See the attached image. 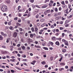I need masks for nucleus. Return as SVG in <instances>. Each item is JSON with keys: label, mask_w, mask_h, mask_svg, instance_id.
<instances>
[{"label": "nucleus", "mask_w": 73, "mask_h": 73, "mask_svg": "<svg viewBox=\"0 0 73 73\" xmlns=\"http://www.w3.org/2000/svg\"><path fill=\"white\" fill-rule=\"evenodd\" d=\"M21 48L19 47L18 48V50H21Z\"/></svg>", "instance_id": "nucleus-44"}, {"label": "nucleus", "mask_w": 73, "mask_h": 73, "mask_svg": "<svg viewBox=\"0 0 73 73\" xmlns=\"http://www.w3.org/2000/svg\"><path fill=\"white\" fill-rule=\"evenodd\" d=\"M2 57L3 59H5V56H2Z\"/></svg>", "instance_id": "nucleus-48"}, {"label": "nucleus", "mask_w": 73, "mask_h": 73, "mask_svg": "<svg viewBox=\"0 0 73 73\" xmlns=\"http://www.w3.org/2000/svg\"><path fill=\"white\" fill-rule=\"evenodd\" d=\"M55 44L57 45H60V43H59L58 42H56Z\"/></svg>", "instance_id": "nucleus-8"}, {"label": "nucleus", "mask_w": 73, "mask_h": 73, "mask_svg": "<svg viewBox=\"0 0 73 73\" xmlns=\"http://www.w3.org/2000/svg\"><path fill=\"white\" fill-rule=\"evenodd\" d=\"M59 24H63V21H61L60 22Z\"/></svg>", "instance_id": "nucleus-28"}, {"label": "nucleus", "mask_w": 73, "mask_h": 73, "mask_svg": "<svg viewBox=\"0 0 73 73\" xmlns=\"http://www.w3.org/2000/svg\"><path fill=\"white\" fill-rule=\"evenodd\" d=\"M61 4H63V5H65V3H64V1H62V2Z\"/></svg>", "instance_id": "nucleus-35"}, {"label": "nucleus", "mask_w": 73, "mask_h": 73, "mask_svg": "<svg viewBox=\"0 0 73 73\" xmlns=\"http://www.w3.org/2000/svg\"><path fill=\"white\" fill-rule=\"evenodd\" d=\"M60 65H61V66H63L64 65H65V64L64 63H61L60 64Z\"/></svg>", "instance_id": "nucleus-7"}, {"label": "nucleus", "mask_w": 73, "mask_h": 73, "mask_svg": "<svg viewBox=\"0 0 73 73\" xmlns=\"http://www.w3.org/2000/svg\"><path fill=\"white\" fill-rule=\"evenodd\" d=\"M11 30H13V28L12 27L10 26V27L9 28Z\"/></svg>", "instance_id": "nucleus-12"}, {"label": "nucleus", "mask_w": 73, "mask_h": 73, "mask_svg": "<svg viewBox=\"0 0 73 73\" xmlns=\"http://www.w3.org/2000/svg\"><path fill=\"white\" fill-rule=\"evenodd\" d=\"M1 34L3 36H5V34L4 33H3V32H1Z\"/></svg>", "instance_id": "nucleus-29"}, {"label": "nucleus", "mask_w": 73, "mask_h": 73, "mask_svg": "<svg viewBox=\"0 0 73 73\" xmlns=\"http://www.w3.org/2000/svg\"><path fill=\"white\" fill-rule=\"evenodd\" d=\"M62 7H63V8H64L65 7V6L64 5H62Z\"/></svg>", "instance_id": "nucleus-61"}, {"label": "nucleus", "mask_w": 73, "mask_h": 73, "mask_svg": "<svg viewBox=\"0 0 73 73\" xmlns=\"http://www.w3.org/2000/svg\"><path fill=\"white\" fill-rule=\"evenodd\" d=\"M31 30L32 31V32H34V31H35L34 28H32L31 29Z\"/></svg>", "instance_id": "nucleus-20"}, {"label": "nucleus", "mask_w": 73, "mask_h": 73, "mask_svg": "<svg viewBox=\"0 0 73 73\" xmlns=\"http://www.w3.org/2000/svg\"><path fill=\"white\" fill-rule=\"evenodd\" d=\"M38 17H39V15L38 14H37V15H36V18H38Z\"/></svg>", "instance_id": "nucleus-23"}, {"label": "nucleus", "mask_w": 73, "mask_h": 73, "mask_svg": "<svg viewBox=\"0 0 73 73\" xmlns=\"http://www.w3.org/2000/svg\"><path fill=\"white\" fill-rule=\"evenodd\" d=\"M35 47H36V48H40V46H35Z\"/></svg>", "instance_id": "nucleus-14"}, {"label": "nucleus", "mask_w": 73, "mask_h": 73, "mask_svg": "<svg viewBox=\"0 0 73 73\" xmlns=\"http://www.w3.org/2000/svg\"><path fill=\"white\" fill-rule=\"evenodd\" d=\"M9 40H10V38H8L7 39V40L6 41L7 42H9Z\"/></svg>", "instance_id": "nucleus-9"}, {"label": "nucleus", "mask_w": 73, "mask_h": 73, "mask_svg": "<svg viewBox=\"0 0 73 73\" xmlns=\"http://www.w3.org/2000/svg\"><path fill=\"white\" fill-rule=\"evenodd\" d=\"M25 13H28V10H26V12H25Z\"/></svg>", "instance_id": "nucleus-49"}, {"label": "nucleus", "mask_w": 73, "mask_h": 73, "mask_svg": "<svg viewBox=\"0 0 73 73\" xmlns=\"http://www.w3.org/2000/svg\"><path fill=\"white\" fill-rule=\"evenodd\" d=\"M42 73H46V71L45 70H43L42 71Z\"/></svg>", "instance_id": "nucleus-51"}, {"label": "nucleus", "mask_w": 73, "mask_h": 73, "mask_svg": "<svg viewBox=\"0 0 73 73\" xmlns=\"http://www.w3.org/2000/svg\"><path fill=\"white\" fill-rule=\"evenodd\" d=\"M27 59H23V61H27Z\"/></svg>", "instance_id": "nucleus-24"}, {"label": "nucleus", "mask_w": 73, "mask_h": 73, "mask_svg": "<svg viewBox=\"0 0 73 73\" xmlns=\"http://www.w3.org/2000/svg\"><path fill=\"white\" fill-rule=\"evenodd\" d=\"M62 36L63 37H64V36H65V34L64 33H62Z\"/></svg>", "instance_id": "nucleus-54"}, {"label": "nucleus", "mask_w": 73, "mask_h": 73, "mask_svg": "<svg viewBox=\"0 0 73 73\" xmlns=\"http://www.w3.org/2000/svg\"><path fill=\"white\" fill-rule=\"evenodd\" d=\"M66 51V49H64L62 50V52H63L64 53Z\"/></svg>", "instance_id": "nucleus-13"}, {"label": "nucleus", "mask_w": 73, "mask_h": 73, "mask_svg": "<svg viewBox=\"0 0 73 73\" xmlns=\"http://www.w3.org/2000/svg\"><path fill=\"white\" fill-rule=\"evenodd\" d=\"M53 1L52 0H51L50 1V3L49 5H50V6H52V4H53Z\"/></svg>", "instance_id": "nucleus-4"}, {"label": "nucleus", "mask_w": 73, "mask_h": 73, "mask_svg": "<svg viewBox=\"0 0 73 73\" xmlns=\"http://www.w3.org/2000/svg\"><path fill=\"white\" fill-rule=\"evenodd\" d=\"M22 48V49H24H24H25V46H21Z\"/></svg>", "instance_id": "nucleus-18"}, {"label": "nucleus", "mask_w": 73, "mask_h": 73, "mask_svg": "<svg viewBox=\"0 0 73 73\" xmlns=\"http://www.w3.org/2000/svg\"><path fill=\"white\" fill-rule=\"evenodd\" d=\"M55 39V37H53L52 38V40H54Z\"/></svg>", "instance_id": "nucleus-41"}, {"label": "nucleus", "mask_w": 73, "mask_h": 73, "mask_svg": "<svg viewBox=\"0 0 73 73\" xmlns=\"http://www.w3.org/2000/svg\"><path fill=\"white\" fill-rule=\"evenodd\" d=\"M49 43H50V44L51 45H53V43L52 42L50 41Z\"/></svg>", "instance_id": "nucleus-15"}, {"label": "nucleus", "mask_w": 73, "mask_h": 73, "mask_svg": "<svg viewBox=\"0 0 73 73\" xmlns=\"http://www.w3.org/2000/svg\"><path fill=\"white\" fill-rule=\"evenodd\" d=\"M59 35V34H58V33H56L55 34V35L56 36H58Z\"/></svg>", "instance_id": "nucleus-37"}, {"label": "nucleus", "mask_w": 73, "mask_h": 73, "mask_svg": "<svg viewBox=\"0 0 73 73\" xmlns=\"http://www.w3.org/2000/svg\"><path fill=\"white\" fill-rule=\"evenodd\" d=\"M72 70H73V69H72V68H70L69 69V70L70 72H72Z\"/></svg>", "instance_id": "nucleus-55"}, {"label": "nucleus", "mask_w": 73, "mask_h": 73, "mask_svg": "<svg viewBox=\"0 0 73 73\" xmlns=\"http://www.w3.org/2000/svg\"><path fill=\"white\" fill-rule=\"evenodd\" d=\"M66 41V40H65V39H62V42H65V41Z\"/></svg>", "instance_id": "nucleus-47"}, {"label": "nucleus", "mask_w": 73, "mask_h": 73, "mask_svg": "<svg viewBox=\"0 0 73 73\" xmlns=\"http://www.w3.org/2000/svg\"><path fill=\"white\" fill-rule=\"evenodd\" d=\"M9 17L11 18L12 17V15H11V14H10L9 15Z\"/></svg>", "instance_id": "nucleus-26"}, {"label": "nucleus", "mask_w": 73, "mask_h": 73, "mask_svg": "<svg viewBox=\"0 0 73 73\" xmlns=\"http://www.w3.org/2000/svg\"><path fill=\"white\" fill-rule=\"evenodd\" d=\"M20 8H21V6H18L17 10H19L20 9Z\"/></svg>", "instance_id": "nucleus-30"}, {"label": "nucleus", "mask_w": 73, "mask_h": 73, "mask_svg": "<svg viewBox=\"0 0 73 73\" xmlns=\"http://www.w3.org/2000/svg\"><path fill=\"white\" fill-rule=\"evenodd\" d=\"M51 28H54V26H53V25H52L51 26Z\"/></svg>", "instance_id": "nucleus-36"}, {"label": "nucleus", "mask_w": 73, "mask_h": 73, "mask_svg": "<svg viewBox=\"0 0 73 73\" xmlns=\"http://www.w3.org/2000/svg\"><path fill=\"white\" fill-rule=\"evenodd\" d=\"M53 57L52 56H51V58H50V60H53Z\"/></svg>", "instance_id": "nucleus-58"}, {"label": "nucleus", "mask_w": 73, "mask_h": 73, "mask_svg": "<svg viewBox=\"0 0 73 73\" xmlns=\"http://www.w3.org/2000/svg\"><path fill=\"white\" fill-rule=\"evenodd\" d=\"M30 1L32 3H33L34 2V0H30Z\"/></svg>", "instance_id": "nucleus-19"}, {"label": "nucleus", "mask_w": 73, "mask_h": 73, "mask_svg": "<svg viewBox=\"0 0 73 73\" xmlns=\"http://www.w3.org/2000/svg\"><path fill=\"white\" fill-rule=\"evenodd\" d=\"M32 7H33V8L34 9V8H35V5H32Z\"/></svg>", "instance_id": "nucleus-56"}, {"label": "nucleus", "mask_w": 73, "mask_h": 73, "mask_svg": "<svg viewBox=\"0 0 73 73\" xmlns=\"http://www.w3.org/2000/svg\"><path fill=\"white\" fill-rule=\"evenodd\" d=\"M64 44L65 45H66V46H68L69 45V43H68V42L67 41H66L64 42Z\"/></svg>", "instance_id": "nucleus-3"}, {"label": "nucleus", "mask_w": 73, "mask_h": 73, "mask_svg": "<svg viewBox=\"0 0 73 73\" xmlns=\"http://www.w3.org/2000/svg\"><path fill=\"white\" fill-rule=\"evenodd\" d=\"M11 72L12 73H14V72H15V71H14V70H11Z\"/></svg>", "instance_id": "nucleus-34"}, {"label": "nucleus", "mask_w": 73, "mask_h": 73, "mask_svg": "<svg viewBox=\"0 0 73 73\" xmlns=\"http://www.w3.org/2000/svg\"><path fill=\"white\" fill-rule=\"evenodd\" d=\"M27 50H29V49H30V47H28L27 48Z\"/></svg>", "instance_id": "nucleus-53"}, {"label": "nucleus", "mask_w": 73, "mask_h": 73, "mask_svg": "<svg viewBox=\"0 0 73 73\" xmlns=\"http://www.w3.org/2000/svg\"><path fill=\"white\" fill-rule=\"evenodd\" d=\"M47 7V5H44L42 7V8H46Z\"/></svg>", "instance_id": "nucleus-6"}, {"label": "nucleus", "mask_w": 73, "mask_h": 73, "mask_svg": "<svg viewBox=\"0 0 73 73\" xmlns=\"http://www.w3.org/2000/svg\"><path fill=\"white\" fill-rule=\"evenodd\" d=\"M35 32L36 33H37L38 32V28H35Z\"/></svg>", "instance_id": "nucleus-5"}, {"label": "nucleus", "mask_w": 73, "mask_h": 73, "mask_svg": "<svg viewBox=\"0 0 73 73\" xmlns=\"http://www.w3.org/2000/svg\"><path fill=\"white\" fill-rule=\"evenodd\" d=\"M58 31H59V30H58V29H56V32H58Z\"/></svg>", "instance_id": "nucleus-64"}, {"label": "nucleus", "mask_w": 73, "mask_h": 73, "mask_svg": "<svg viewBox=\"0 0 73 73\" xmlns=\"http://www.w3.org/2000/svg\"><path fill=\"white\" fill-rule=\"evenodd\" d=\"M62 58H63V57L62 56H61V58H60V60H59V61L61 62V60H62Z\"/></svg>", "instance_id": "nucleus-22"}, {"label": "nucleus", "mask_w": 73, "mask_h": 73, "mask_svg": "<svg viewBox=\"0 0 73 73\" xmlns=\"http://www.w3.org/2000/svg\"><path fill=\"white\" fill-rule=\"evenodd\" d=\"M45 62L43 61L42 62V64H45Z\"/></svg>", "instance_id": "nucleus-38"}, {"label": "nucleus", "mask_w": 73, "mask_h": 73, "mask_svg": "<svg viewBox=\"0 0 73 73\" xmlns=\"http://www.w3.org/2000/svg\"><path fill=\"white\" fill-rule=\"evenodd\" d=\"M17 56H18V57H20V56H21V55L19 54H17Z\"/></svg>", "instance_id": "nucleus-52"}, {"label": "nucleus", "mask_w": 73, "mask_h": 73, "mask_svg": "<svg viewBox=\"0 0 73 73\" xmlns=\"http://www.w3.org/2000/svg\"><path fill=\"white\" fill-rule=\"evenodd\" d=\"M0 40H3V37L1 35H0Z\"/></svg>", "instance_id": "nucleus-21"}, {"label": "nucleus", "mask_w": 73, "mask_h": 73, "mask_svg": "<svg viewBox=\"0 0 73 73\" xmlns=\"http://www.w3.org/2000/svg\"><path fill=\"white\" fill-rule=\"evenodd\" d=\"M68 9H67V10H66V13H67V14H68Z\"/></svg>", "instance_id": "nucleus-39"}, {"label": "nucleus", "mask_w": 73, "mask_h": 73, "mask_svg": "<svg viewBox=\"0 0 73 73\" xmlns=\"http://www.w3.org/2000/svg\"><path fill=\"white\" fill-rule=\"evenodd\" d=\"M54 17H57V16H58V15H57V14H55L54 15Z\"/></svg>", "instance_id": "nucleus-42"}, {"label": "nucleus", "mask_w": 73, "mask_h": 73, "mask_svg": "<svg viewBox=\"0 0 73 73\" xmlns=\"http://www.w3.org/2000/svg\"><path fill=\"white\" fill-rule=\"evenodd\" d=\"M34 28H35H35H37V26L35 25L34 26Z\"/></svg>", "instance_id": "nucleus-63"}, {"label": "nucleus", "mask_w": 73, "mask_h": 73, "mask_svg": "<svg viewBox=\"0 0 73 73\" xmlns=\"http://www.w3.org/2000/svg\"><path fill=\"white\" fill-rule=\"evenodd\" d=\"M64 68H61L60 69H59V70L60 71H62V70H64Z\"/></svg>", "instance_id": "nucleus-16"}, {"label": "nucleus", "mask_w": 73, "mask_h": 73, "mask_svg": "<svg viewBox=\"0 0 73 73\" xmlns=\"http://www.w3.org/2000/svg\"><path fill=\"white\" fill-rule=\"evenodd\" d=\"M10 70H7V73H10Z\"/></svg>", "instance_id": "nucleus-60"}, {"label": "nucleus", "mask_w": 73, "mask_h": 73, "mask_svg": "<svg viewBox=\"0 0 73 73\" xmlns=\"http://www.w3.org/2000/svg\"><path fill=\"white\" fill-rule=\"evenodd\" d=\"M44 21H45V19H42L40 20V21H41V22Z\"/></svg>", "instance_id": "nucleus-17"}, {"label": "nucleus", "mask_w": 73, "mask_h": 73, "mask_svg": "<svg viewBox=\"0 0 73 73\" xmlns=\"http://www.w3.org/2000/svg\"><path fill=\"white\" fill-rule=\"evenodd\" d=\"M10 47L11 48V49H13V46H10Z\"/></svg>", "instance_id": "nucleus-45"}, {"label": "nucleus", "mask_w": 73, "mask_h": 73, "mask_svg": "<svg viewBox=\"0 0 73 73\" xmlns=\"http://www.w3.org/2000/svg\"><path fill=\"white\" fill-rule=\"evenodd\" d=\"M11 24V22H9L8 23V25H10Z\"/></svg>", "instance_id": "nucleus-32"}, {"label": "nucleus", "mask_w": 73, "mask_h": 73, "mask_svg": "<svg viewBox=\"0 0 73 73\" xmlns=\"http://www.w3.org/2000/svg\"><path fill=\"white\" fill-rule=\"evenodd\" d=\"M43 49H44L45 50H48V48H47L46 47H43Z\"/></svg>", "instance_id": "nucleus-11"}, {"label": "nucleus", "mask_w": 73, "mask_h": 73, "mask_svg": "<svg viewBox=\"0 0 73 73\" xmlns=\"http://www.w3.org/2000/svg\"><path fill=\"white\" fill-rule=\"evenodd\" d=\"M1 10L3 12H7L8 10V7L7 6L4 5L2 6L1 8Z\"/></svg>", "instance_id": "nucleus-1"}, {"label": "nucleus", "mask_w": 73, "mask_h": 73, "mask_svg": "<svg viewBox=\"0 0 73 73\" xmlns=\"http://www.w3.org/2000/svg\"><path fill=\"white\" fill-rule=\"evenodd\" d=\"M65 68L66 69H68V66H65Z\"/></svg>", "instance_id": "nucleus-50"}, {"label": "nucleus", "mask_w": 73, "mask_h": 73, "mask_svg": "<svg viewBox=\"0 0 73 73\" xmlns=\"http://www.w3.org/2000/svg\"><path fill=\"white\" fill-rule=\"evenodd\" d=\"M60 30H63V29H64V28L61 27H60Z\"/></svg>", "instance_id": "nucleus-27"}, {"label": "nucleus", "mask_w": 73, "mask_h": 73, "mask_svg": "<svg viewBox=\"0 0 73 73\" xmlns=\"http://www.w3.org/2000/svg\"><path fill=\"white\" fill-rule=\"evenodd\" d=\"M43 57H44V58H46V54L44 55Z\"/></svg>", "instance_id": "nucleus-43"}, {"label": "nucleus", "mask_w": 73, "mask_h": 73, "mask_svg": "<svg viewBox=\"0 0 73 73\" xmlns=\"http://www.w3.org/2000/svg\"><path fill=\"white\" fill-rule=\"evenodd\" d=\"M30 37H31V38H32L33 37V35L32 34H30Z\"/></svg>", "instance_id": "nucleus-25"}, {"label": "nucleus", "mask_w": 73, "mask_h": 73, "mask_svg": "<svg viewBox=\"0 0 73 73\" xmlns=\"http://www.w3.org/2000/svg\"><path fill=\"white\" fill-rule=\"evenodd\" d=\"M17 33L16 32H15L13 33V36L14 37H16L17 36Z\"/></svg>", "instance_id": "nucleus-2"}, {"label": "nucleus", "mask_w": 73, "mask_h": 73, "mask_svg": "<svg viewBox=\"0 0 73 73\" xmlns=\"http://www.w3.org/2000/svg\"><path fill=\"white\" fill-rule=\"evenodd\" d=\"M65 3L66 4H68V1L67 0L65 1Z\"/></svg>", "instance_id": "nucleus-40"}, {"label": "nucleus", "mask_w": 73, "mask_h": 73, "mask_svg": "<svg viewBox=\"0 0 73 73\" xmlns=\"http://www.w3.org/2000/svg\"><path fill=\"white\" fill-rule=\"evenodd\" d=\"M49 1V0H46L45 1V3H46V2H48Z\"/></svg>", "instance_id": "nucleus-33"}, {"label": "nucleus", "mask_w": 73, "mask_h": 73, "mask_svg": "<svg viewBox=\"0 0 73 73\" xmlns=\"http://www.w3.org/2000/svg\"><path fill=\"white\" fill-rule=\"evenodd\" d=\"M25 36H28V33H26L25 34Z\"/></svg>", "instance_id": "nucleus-62"}, {"label": "nucleus", "mask_w": 73, "mask_h": 73, "mask_svg": "<svg viewBox=\"0 0 73 73\" xmlns=\"http://www.w3.org/2000/svg\"><path fill=\"white\" fill-rule=\"evenodd\" d=\"M57 11H58V9H57V8H56L55 9V12H57Z\"/></svg>", "instance_id": "nucleus-46"}, {"label": "nucleus", "mask_w": 73, "mask_h": 73, "mask_svg": "<svg viewBox=\"0 0 73 73\" xmlns=\"http://www.w3.org/2000/svg\"><path fill=\"white\" fill-rule=\"evenodd\" d=\"M19 30L20 31H22L23 30H22V29L20 28L19 29Z\"/></svg>", "instance_id": "nucleus-57"}, {"label": "nucleus", "mask_w": 73, "mask_h": 73, "mask_svg": "<svg viewBox=\"0 0 73 73\" xmlns=\"http://www.w3.org/2000/svg\"><path fill=\"white\" fill-rule=\"evenodd\" d=\"M2 68H5V66H3L2 67Z\"/></svg>", "instance_id": "nucleus-59"}, {"label": "nucleus", "mask_w": 73, "mask_h": 73, "mask_svg": "<svg viewBox=\"0 0 73 73\" xmlns=\"http://www.w3.org/2000/svg\"><path fill=\"white\" fill-rule=\"evenodd\" d=\"M16 25H17V26H18V27L21 26V25H20V24L18 23H16Z\"/></svg>", "instance_id": "nucleus-10"}, {"label": "nucleus", "mask_w": 73, "mask_h": 73, "mask_svg": "<svg viewBox=\"0 0 73 73\" xmlns=\"http://www.w3.org/2000/svg\"><path fill=\"white\" fill-rule=\"evenodd\" d=\"M46 12H47V13H50V10H47Z\"/></svg>", "instance_id": "nucleus-31"}]
</instances>
